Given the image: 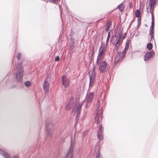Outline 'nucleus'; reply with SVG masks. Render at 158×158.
Returning a JSON list of instances; mask_svg holds the SVG:
<instances>
[{"label":"nucleus","mask_w":158,"mask_h":158,"mask_svg":"<svg viewBox=\"0 0 158 158\" xmlns=\"http://www.w3.org/2000/svg\"><path fill=\"white\" fill-rule=\"evenodd\" d=\"M23 72L24 69L22 63L18 64L16 66L14 77L17 82L19 84L18 85L19 87L21 89L24 86L23 81Z\"/></svg>","instance_id":"obj_1"},{"label":"nucleus","mask_w":158,"mask_h":158,"mask_svg":"<svg viewBox=\"0 0 158 158\" xmlns=\"http://www.w3.org/2000/svg\"><path fill=\"white\" fill-rule=\"evenodd\" d=\"M89 87L92 86L94 85V83L95 81V78H89Z\"/></svg>","instance_id":"obj_19"},{"label":"nucleus","mask_w":158,"mask_h":158,"mask_svg":"<svg viewBox=\"0 0 158 158\" xmlns=\"http://www.w3.org/2000/svg\"><path fill=\"white\" fill-rule=\"evenodd\" d=\"M100 155L101 154L100 152H98V155L96 156V158H100Z\"/></svg>","instance_id":"obj_40"},{"label":"nucleus","mask_w":158,"mask_h":158,"mask_svg":"<svg viewBox=\"0 0 158 158\" xmlns=\"http://www.w3.org/2000/svg\"><path fill=\"white\" fill-rule=\"evenodd\" d=\"M73 151L69 149L65 156V158H73Z\"/></svg>","instance_id":"obj_12"},{"label":"nucleus","mask_w":158,"mask_h":158,"mask_svg":"<svg viewBox=\"0 0 158 158\" xmlns=\"http://www.w3.org/2000/svg\"><path fill=\"white\" fill-rule=\"evenodd\" d=\"M111 25H112V22L111 21H108L107 22V23H106V27L105 28V30H106V31H108L110 29V26Z\"/></svg>","instance_id":"obj_18"},{"label":"nucleus","mask_w":158,"mask_h":158,"mask_svg":"<svg viewBox=\"0 0 158 158\" xmlns=\"http://www.w3.org/2000/svg\"><path fill=\"white\" fill-rule=\"evenodd\" d=\"M61 12H60V16H61Z\"/></svg>","instance_id":"obj_55"},{"label":"nucleus","mask_w":158,"mask_h":158,"mask_svg":"<svg viewBox=\"0 0 158 158\" xmlns=\"http://www.w3.org/2000/svg\"><path fill=\"white\" fill-rule=\"evenodd\" d=\"M105 48V46H104L103 47H102V44L100 47L98 54L103 55Z\"/></svg>","instance_id":"obj_20"},{"label":"nucleus","mask_w":158,"mask_h":158,"mask_svg":"<svg viewBox=\"0 0 158 158\" xmlns=\"http://www.w3.org/2000/svg\"><path fill=\"white\" fill-rule=\"evenodd\" d=\"M153 47V45L151 43H148L147 44V48L148 50H151Z\"/></svg>","instance_id":"obj_24"},{"label":"nucleus","mask_w":158,"mask_h":158,"mask_svg":"<svg viewBox=\"0 0 158 158\" xmlns=\"http://www.w3.org/2000/svg\"><path fill=\"white\" fill-rule=\"evenodd\" d=\"M122 3H121L120 4H119L118 6V7L119 8V10L121 11H122L123 10V9H120V8L121 7H122Z\"/></svg>","instance_id":"obj_37"},{"label":"nucleus","mask_w":158,"mask_h":158,"mask_svg":"<svg viewBox=\"0 0 158 158\" xmlns=\"http://www.w3.org/2000/svg\"><path fill=\"white\" fill-rule=\"evenodd\" d=\"M12 88H14L15 87V85H12Z\"/></svg>","instance_id":"obj_50"},{"label":"nucleus","mask_w":158,"mask_h":158,"mask_svg":"<svg viewBox=\"0 0 158 158\" xmlns=\"http://www.w3.org/2000/svg\"><path fill=\"white\" fill-rule=\"evenodd\" d=\"M66 75H63L61 78L62 79L61 81H64L65 80H66Z\"/></svg>","instance_id":"obj_34"},{"label":"nucleus","mask_w":158,"mask_h":158,"mask_svg":"<svg viewBox=\"0 0 158 158\" xmlns=\"http://www.w3.org/2000/svg\"><path fill=\"white\" fill-rule=\"evenodd\" d=\"M115 37H114L113 40L112 42V44L115 45H120L121 41H120V40L121 39L119 38H116Z\"/></svg>","instance_id":"obj_9"},{"label":"nucleus","mask_w":158,"mask_h":158,"mask_svg":"<svg viewBox=\"0 0 158 158\" xmlns=\"http://www.w3.org/2000/svg\"><path fill=\"white\" fill-rule=\"evenodd\" d=\"M156 0H149L148 4L150 7V10H153L154 5L156 3Z\"/></svg>","instance_id":"obj_10"},{"label":"nucleus","mask_w":158,"mask_h":158,"mask_svg":"<svg viewBox=\"0 0 158 158\" xmlns=\"http://www.w3.org/2000/svg\"><path fill=\"white\" fill-rule=\"evenodd\" d=\"M21 54L20 53H19L18 54V55L17 56V58L18 60H19L21 57Z\"/></svg>","instance_id":"obj_38"},{"label":"nucleus","mask_w":158,"mask_h":158,"mask_svg":"<svg viewBox=\"0 0 158 158\" xmlns=\"http://www.w3.org/2000/svg\"><path fill=\"white\" fill-rule=\"evenodd\" d=\"M80 114H78L77 113L76 117L75 119L76 123V124H77L78 122V120L79 119Z\"/></svg>","instance_id":"obj_29"},{"label":"nucleus","mask_w":158,"mask_h":158,"mask_svg":"<svg viewBox=\"0 0 158 158\" xmlns=\"http://www.w3.org/2000/svg\"><path fill=\"white\" fill-rule=\"evenodd\" d=\"M93 69L89 72V78H95V69H96L95 66H94V64H93Z\"/></svg>","instance_id":"obj_6"},{"label":"nucleus","mask_w":158,"mask_h":158,"mask_svg":"<svg viewBox=\"0 0 158 158\" xmlns=\"http://www.w3.org/2000/svg\"><path fill=\"white\" fill-rule=\"evenodd\" d=\"M94 52V48H93L92 49V54H93V55Z\"/></svg>","instance_id":"obj_49"},{"label":"nucleus","mask_w":158,"mask_h":158,"mask_svg":"<svg viewBox=\"0 0 158 158\" xmlns=\"http://www.w3.org/2000/svg\"><path fill=\"white\" fill-rule=\"evenodd\" d=\"M106 64V62L104 61H102L100 64L99 66V70L101 73H102L104 71Z\"/></svg>","instance_id":"obj_7"},{"label":"nucleus","mask_w":158,"mask_h":158,"mask_svg":"<svg viewBox=\"0 0 158 158\" xmlns=\"http://www.w3.org/2000/svg\"><path fill=\"white\" fill-rule=\"evenodd\" d=\"M113 32V31L112 30H110V31L109 32L107 35V38L106 41V45H108V42L109 41V38L110 37V32Z\"/></svg>","instance_id":"obj_22"},{"label":"nucleus","mask_w":158,"mask_h":158,"mask_svg":"<svg viewBox=\"0 0 158 158\" xmlns=\"http://www.w3.org/2000/svg\"><path fill=\"white\" fill-rule=\"evenodd\" d=\"M48 82L47 81H44V84L43 85V88L45 93L47 92L48 90Z\"/></svg>","instance_id":"obj_14"},{"label":"nucleus","mask_w":158,"mask_h":158,"mask_svg":"<svg viewBox=\"0 0 158 158\" xmlns=\"http://www.w3.org/2000/svg\"><path fill=\"white\" fill-rule=\"evenodd\" d=\"M92 60H91L90 61V62H89V63H90V64L92 63Z\"/></svg>","instance_id":"obj_51"},{"label":"nucleus","mask_w":158,"mask_h":158,"mask_svg":"<svg viewBox=\"0 0 158 158\" xmlns=\"http://www.w3.org/2000/svg\"><path fill=\"white\" fill-rule=\"evenodd\" d=\"M99 132H101L102 133H103V127L101 125L99 126Z\"/></svg>","instance_id":"obj_35"},{"label":"nucleus","mask_w":158,"mask_h":158,"mask_svg":"<svg viewBox=\"0 0 158 158\" xmlns=\"http://www.w3.org/2000/svg\"><path fill=\"white\" fill-rule=\"evenodd\" d=\"M74 145V143L71 141V142L70 145L69 149L73 151Z\"/></svg>","instance_id":"obj_28"},{"label":"nucleus","mask_w":158,"mask_h":158,"mask_svg":"<svg viewBox=\"0 0 158 158\" xmlns=\"http://www.w3.org/2000/svg\"><path fill=\"white\" fill-rule=\"evenodd\" d=\"M148 7H147V11L148 13H149V12H150L152 15V21H154V14H153V10H150V11H149L148 10Z\"/></svg>","instance_id":"obj_21"},{"label":"nucleus","mask_w":158,"mask_h":158,"mask_svg":"<svg viewBox=\"0 0 158 158\" xmlns=\"http://www.w3.org/2000/svg\"><path fill=\"white\" fill-rule=\"evenodd\" d=\"M126 35H127L126 33H124V35L123 36V35L122 36V39L125 38L126 36Z\"/></svg>","instance_id":"obj_44"},{"label":"nucleus","mask_w":158,"mask_h":158,"mask_svg":"<svg viewBox=\"0 0 158 158\" xmlns=\"http://www.w3.org/2000/svg\"><path fill=\"white\" fill-rule=\"evenodd\" d=\"M129 48V47H128L126 46L125 47V48L124 49L123 51L122 52V54H123V56H125Z\"/></svg>","instance_id":"obj_25"},{"label":"nucleus","mask_w":158,"mask_h":158,"mask_svg":"<svg viewBox=\"0 0 158 158\" xmlns=\"http://www.w3.org/2000/svg\"><path fill=\"white\" fill-rule=\"evenodd\" d=\"M99 60V59H98V58H97L96 64L98 65V64H99V62H98V61Z\"/></svg>","instance_id":"obj_47"},{"label":"nucleus","mask_w":158,"mask_h":158,"mask_svg":"<svg viewBox=\"0 0 158 158\" xmlns=\"http://www.w3.org/2000/svg\"><path fill=\"white\" fill-rule=\"evenodd\" d=\"M72 98H70L69 99V101L68 103L66 105L65 108L66 110H68L69 109L70 107H72V105L73 102V101H72Z\"/></svg>","instance_id":"obj_15"},{"label":"nucleus","mask_w":158,"mask_h":158,"mask_svg":"<svg viewBox=\"0 0 158 158\" xmlns=\"http://www.w3.org/2000/svg\"><path fill=\"white\" fill-rule=\"evenodd\" d=\"M53 123L51 122H49L48 121V120H46L45 130L47 135L50 137L52 136L54 131L53 129Z\"/></svg>","instance_id":"obj_3"},{"label":"nucleus","mask_w":158,"mask_h":158,"mask_svg":"<svg viewBox=\"0 0 158 158\" xmlns=\"http://www.w3.org/2000/svg\"><path fill=\"white\" fill-rule=\"evenodd\" d=\"M93 58H94L93 55V54H91V56H90V60H93Z\"/></svg>","instance_id":"obj_45"},{"label":"nucleus","mask_w":158,"mask_h":158,"mask_svg":"<svg viewBox=\"0 0 158 158\" xmlns=\"http://www.w3.org/2000/svg\"><path fill=\"white\" fill-rule=\"evenodd\" d=\"M100 102H98L97 103L96 108V116L95 117V120L97 124L99 123L102 120L103 118L102 107L100 106Z\"/></svg>","instance_id":"obj_2"},{"label":"nucleus","mask_w":158,"mask_h":158,"mask_svg":"<svg viewBox=\"0 0 158 158\" xmlns=\"http://www.w3.org/2000/svg\"><path fill=\"white\" fill-rule=\"evenodd\" d=\"M150 41H152L153 40H155V39L154 37V34H150Z\"/></svg>","instance_id":"obj_33"},{"label":"nucleus","mask_w":158,"mask_h":158,"mask_svg":"<svg viewBox=\"0 0 158 158\" xmlns=\"http://www.w3.org/2000/svg\"><path fill=\"white\" fill-rule=\"evenodd\" d=\"M141 24V21H139L138 22V24H137V28L139 27L140 25Z\"/></svg>","instance_id":"obj_43"},{"label":"nucleus","mask_w":158,"mask_h":158,"mask_svg":"<svg viewBox=\"0 0 158 158\" xmlns=\"http://www.w3.org/2000/svg\"><path fill=\"white\" fill-rule=\"evenodd\" d=\"M138 19H137L138 22H139V21H141V17H138Z\"/></svg>","instance_id":"obj_46"},{"label":"nucleus","mask_w":158,"mask_h":158,"mask_svg":"<svg viewBox=\"0 0 158 158\" xmlns=\"http://www.w3.org/2000/svg\"><path fill=\"white\" fill-rule=\"evenodd\" d=\"M151 23H152V24H151V27H154V21H152Z\"/></svg>","instance_id":"obj_42"},{"label":"nucleus","mask_w":158,"mask_h":158,"mask_svg":"<svg viewBox=\"0 0 158 158\" xmlns=\"http://www.w3.org/2000/svg\"><path fill=\"white\" fill-rule=\"evenodd\" d=\"M154 52L153 51L147 52L144 56V60L145 61H147L148 60L151 58L154 55Z\"/></svg>","instance_id":"obj_5"},{"label":"nucleus","mask_w":158,"mask_h":158,"mask_svg":"<svg viewBox=\"0 0 158 158\" xmlns=\"http://www.w3.org/2000/svg\"><path fill=\"white\" fill-rule=\"evenodd\" d=\"M60 57L59 56H57L55 58V61H58L60 60Z\"/></svg>","instance_id":"obj_36"},{"label":"nucleus","mask_w":158,"mask_h":158,"mask_svg":"<svg viewBox=\"0 0 158 158\" xmlns=\"http://www.w3.org/2000/svg\"><path fill=\"white\" fill-rule=\"evenodd\" d=\"M63 30V28H62V31Z\"/></svg>","instance_id":"obj_57"},{"label":"nucleus","mask_w":158,"mask_h":158,"mask_svg":"<svg viewBox=\"0 0 158 158\" xmlns=\"http://www.w3.org/2000/svg\"><path fill=\"white\" fill-rule=\"evenodd\" d=\"M129 8H130V9H132L133 7V4L131 2H130L129 3Z\"/></svg>","instance_id":"obj_39"},{"label":"nucleus","mask_w":158,"mask_h":158,"mask_svg":"<svg viewBox=\"0 0 158 158\" xmlns=\"http://www.w3.org/2000/svg\"><path fill=\"white\" fill-rule=\"evenodd\" d=\"M73 32V31H72V30H71V33H72V32Z\"/></svg>","instance_id":"obj_53"},{"label":"nucleus","mask_w":158,"mask_h":158,"mask_svg":"<svg viewBox=\"0 0 158 158\" xmlns=\"http://www.w3.org/2000/svg\"><path fill=\"white\" fill-rule=\"evenodd\" d=\"M59 0H52L53 2L55 3H56V2H57Z\"/></svg>","instance_id":"obj_48"},{"label":"nucleus","mask_w":158,"mask_h":158,"mask_svg":"<svg viewBox=\"0 0 158 158\" xmlns=\"http://www.w3.org/2000/svg\"><path fill=\"white\" fill-rule=\"evenodd\" d=\"M145 26H147V25L146 24V25H145Z\"/></svg>","instance_id":"obj_56"},{"label":"nucleus","mask_w":158,"mask_h":158,"mask_svg":"<svg viewBox=\"0 0 158 158\" xmlns=\"http://www.w3.org/2000/svg\"><path fill=\"white\" fill-rule=\"evenodd\" d=\"M131 23H130V25H129V27H130L131 26Z\"/></svg>","instance_id":"obj_52"},{"label":"nucleus","mask_w":158,"mask_h":158,"mask_svg":"<svg viewBox=\"0 0 158 158\" xmlns=\"http://www.w3.org/2000/svg\"><path fill=\"white\" fill-rule=\"evenodd\" d=\"M131 40H127L126 42L125 46L129 47V44Z\"/></svg>","instance_id":"obj_31"},{"label":"nucleus","mask_w":158,"mask_h":158,"mask_svg":"<svg viewBox=\"0 0 158 158\" xmlns=\"http://www.w3.org/2000/svg\"><path fill=\"white\" fill-rule=\"evenodd\" d=\"M149 34H154V27H150L149 30Z\"/></svg>","instance_id":"obj_30"},{"label":"nucleus","mask_w":158,"mask_h":158,"mask_svg":"<svg viewBox=\"0 0 158 158\" xmlns=\"http://www.w3.org/2000/svg\"><path fill=\"white\" fill-rule=\"evenodd\" d=\"M24 85L25 86L27 87L31 86V82L29 81H26L24 82Z\"/></svg>","instance_id":"obj_27"},{"label":"nucleus","mask_w":158,"mask_h":158,"mask_svg":"<svg viewBox=\"0 0 158 158\" xmlns=\"http://www.w3.org/2000/svg\"><path fill=\"white\" fill-rule=\"evenodd\" d=\"M82 105V103L78 104V105L77 106L76 111L77 113L78 114H80Z\"/></svg>","instance_id":"obj_17"},{"label":"nucleus","mask_w":158,"mask_h":158,"mask_svg":"<svg viewBox=\"0 0 158 158\" xmlns=\"http://www.w3.org/2000/svg\"><path fill=\"white\" fill-rule=\"evenodd\" d=\"M103 133L102 132H98V138L101 140L103 139V136L102 135Z\"/></svg>","instance_id":"obj_23"},{"label":"nucleus","mask_w":158,"mask_h":158,"mask_svg":"<svg viewBox=\"0 0 158 158\" xmlns=\"http://www.w3.org/2000/svg\"><path fill=\"white\" fill-rule=\"evenodd\" d=\"M62 84L65 87H67L69 85V80L68 79L63 81H61Z\"/></svg>","instance_id":"obj_16"},{"label":"nucleus","mask_w":158,"mask_h":158,"mask_svg":"<svg viewBox=\"0 0 158 158\" xmlns=\"http://www.w3.org/2000/svg\"><path fill=\"white\" fill-rule=\"evenodd\" d=\"M71 42L69 44V50L71 51L72 50L74 47L75 46V43L74 42V39L72 38V37L70 38Z\"/></svg>","instance_id":"obj_13"},{"label":"nucleus","mask_w":158,"mask_h":158,"mask_svg":"<svg viewBox=\"0 0 158 158\" xmlns=\"http://www.w3.org/2000/svg\"><path fill=\"white\" fill-rule=\"evenodd\" d=\"M60 10H61V9H60Z\"/></svg>","instance_id":"obj_58"},{"label":"nucleus","mask_w":158,"mask_h":158,"mask_svg":"<svg viewBox=\"0 0 158 158\" xmlns=\"http://www.w3.org/2000/svg\"><path fill=\"white\" fill-rule=\"evenodd\" d=\"M135 17H140V11L139 10H137L135 12Z\"/></svg>","instance_id":"obj_26"},{"label":"nucleus","mask_w":158,"mask_h":158,"mask_svg":"<svg viewBox=\"0 0 158 158\" xmlns=\"http://www.w3.org/2000/svg\"><path fill=\"white\" fill-rule=\"evenodd\" d=\"M94 97V93L89 92V94L88 95L86 98V100L87 102H90L91 101H93Z\"/></svg>","instance_id":"obj_8"},{"label":"nucleus","mask_w":158,"mask_h":158,"mask_svg":"<svg viewBox=\"0 0 158 158\" xmlns=\"http://www.w3.org/2000/svg\"><path fill=\"white\" fill-rule=\"evenodd\" d=\"M117 32L116 33L115 35V38H119L122 39V37L123 35V33L121 30V27L118 28L117 31Z\"/></svg>","instance_id":"obj_11"},{"label":"nucleus","mask_w":158,"mask_h":158,"mask_svg":"<svg viewBox=\"0 0 158 158\" xmlns=\"http://www.w3.org/2000/svg\"><path fill=\"white\" fill-rule=\"evenodd\" d=\"M102 55L98 54V56L97 57V58H98L99 60H101L102 59Z\"/></svg>","instance_id":"obj_32"},{"label":"nucleus","mask_w":158,"mask_h":158,"mask_svg":"<svg viewBox=\"0 0 158 158\" xmlns=\"http://www.w3.org/2000/svg\"><path fill=\"white\" fill-rule=\"evenodd\" d=\"M124 57L125 56H123V54L121 55V52H118L114 59V64L115 65H116L119 61H122Z\"/></svg>","instance_id":"obj_4"},{"label":"nucleus","mask_w":158,"mask_h":158,"mask_svg":"<svg viewBox=\"0 0 158 158\" xmlns=\"http://www.w3.org/2000/svg\"><path fill=\"white\" fill-rule=\"evenodd\" d=\"M120 45H115V47H116V51H118V48L119 47Z\"/></svg>","instance_id":"obj_41"},{"label":"nucleus","mask_w":158,"mask_h":158,"mask_svg":"<svg viewBox=\"0 0 158 158\" xmlns=\"http://www.w3.org/2000/svg\"><path fill=\"white\" fill-rule=\"evenodd\" d=\"M87 104H86V105H85V107H87Z\"/></svg>","instance_id":"obj_54"}]
</instances>
